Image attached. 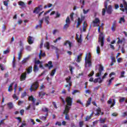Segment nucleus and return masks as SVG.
<instances>
[{"label":"nucleus","mask_w":127,"mask_h":127,"mask_svg":"<svg viewBox=\"0 0 127 127\" xmlns=\"http://www.w3.org/2000/svg\"><path fill=\"white\" fill-rule=\"evenodd\" d=\"M42 110L43 111V112H44L45 113H48V112L49 111L48 110V108H47L46 107L43 108Z\"/></svg>","instance_id":"ea45409f"},{"label":"nucleus","mask_w":127,"mask_h":127,"mask_svg":"<svg viewBox=\"0 0 127 127\" xmlns=\"http://www.w3.org/2000/svg\"><path fill=\"white\" fill-rule=\"evenodd\" d=\"M19 45L20 47H22L21 48V49L23 50V43H22V41L20 40Z\"/></svg>","instance_id":"79ce46f5"},{"label":"nucleus","mask_w":127,"mask_h":127,"mask_svg":"<svg viewBox=\"0 0 127 127\" xmlns=\"http://www.w3.org/2000/svg\"><path fill=\"white\" fill-rule=\"evenodd\" d=\"M126 100V98L125 97H122L121 98H120L119 102L120 103H123V102H125Z\"/></svg>","instance_id":"09e8293b"},{"label":"nucleus","mask_w":127,"mask_h":127,"mask_svg":"<svg viewBox=\"0 0 127 127\" xmlns=\"http://www.w3.org/2000/svg\"><path fill=\"white\" fill-rule=\"evenodd\" d=\"M51 10H52V9H50L49 10L47 11L46 12L44 13V15H46V14H47V13H49V12H50Z\"/></svg>","instance_id":"69168bd1"},{"label":"nucleus","mask_w":127,"mask_h":127,"mask_svg":"<svg viewBox=\"0 0 127 127\" xmlns=\"http://www.w3.org/2000/svg\"><path fill=\"white\" fill-rule=\"evenodd\" d=\"M70 110L68 108V107H66V108L64 109V110L63 112V114L65 115V119L66 120V121H70V118L69 117V112H70Z\"/></svg>","instance_id":"423d86ee"},{"label":"nucleus","mask_w":127,"mask_h":127,"mask_svg":"<svg viewBox=\"0 0 127 127\" xmlns=\"http://www.w3.org/2000/svg\"><path fill=\"white\" fill-rule=\"evenodd\" d=\"M79 126L80 127H83V126H84V122L83 121L79 122Z\"/></svg>","instance_id":"5fc2aeb1"},{"label":"nucleus","mask_w":127,"mask_h":127,"mask_svg":"<svg viewBox=\"0 0 127 127\" xmlns=\"http://www.w3.org/2000/svg\"><path fill=\"white\" fill-rule=\"evenodd\" d=\"M94 74H95V72H94V71H92L88 75V77H92L94 75Z\"/></svg>","instance_id":"6e6d98bb"},{"label":"nucleus","mask_w":127,"mask_h":127,"mask_svg":"<svg viewBox=\"0 0 127 127\" xmlns=\"http://www.w3.org/2000/svg\"><path fill=\"white\" fill-rule=\"evenodd\" d=\"M97 26H98V33H100L98 38V42H100L101 47H103L105 45V34H104L103 32H101V27H100V25L98 24Z\"/></svg>","instance_id":"f257e3e1"},{"label":"nucleus","mask_w":127,"mask_h":127,"mask_svg":"<svg viewBox=\"0 0 127 127\" xmlns=\"http://www.w3.org/2000/svg\"><path fill=\"white\" fill-rule=\"evenodd\" d=\"M0 69L1 71H3L4 70V65L0 63Z\"/></svg>","instance_id":"37998d69"},{"label":"nucleus","mask_w":127,"mask_h":127,"mask_svg":"<svg viewBox=\"0 0 127 127\" xmlns=\"http://www.w3.org/2000/svg\"><path fill=\"white\" fill-rule=\"evenodd\" d=\"M76 93H80V91H79V90H74L73 91L72 94V95H75V94H76Z\"/></svg>","instance_id":"e2e57ef3"},{"label":"nucleus","mask_w":127,"mask_h":127,"mask_svg":"<svg viewBox=\"0 0 127 127\" xmlns=\"http://www.w3.org/2000/svg\"><path fill=\"white\" fill-rule=\"evenodd\" d=\"M7 106H8V108L10 110L13 108V104H12V102H9L7 104Z\"/></svg>","instance_id":"393cba45"},{"label":"nucleus","mask_w":127,"mask_h":127,"mask_svg":"<svg viewBox=\"0 0 127 127\" xmlns=\"http://www.w3.org/2000/svg\"><path fill=\"white\" fill-rule=\"evenodd\" d=\"M26 72L22 73L20 77V81H25V80L26 79Z\"/></svg>","instance_id":"9b49d317"},{"label":"nucleus","mask_w":127,"mask_h":127,"mask_svg":"<svg viewBox=\"0 0 127 127\" xmlns=\"http://www.w3.org/2000/svg\"><path fill=\"white\" fill-rule=\"evenodd\" d=\"M29 60V57H27L22 61V64H25V63H27V61Z\"/></svg>","instance_id":"c756f323"},{"label":"nucleus","mask_w":127,"mask_h":127,"mask_svg":"<svg viewBox=\"0 0 127 127\" xmlns=\"http://www.w3.org/2000/svg\"><path fill=\"white\" fill-rule=\"evenodd\" d=\"M23 49H20L19 53L18 54V60H20V59H21V55L22 54V51H23Z\"/></svg>","instance_id":"a878e982"},{"label":"nucleus","mask_w":127,"mask_h":127,"mask_svg":"<svg viewBox=\"0 0 127 127\" xmlns=\"http://www.w3.org/2000/svg\"><path fill=\"white\" fill-rule=\"evenodd\" d=\"M28 43H29L30 45H31L33 43V41H32V37L30 36L28 37Z\"/></svg>","instance_id":"412c9836"},{"label":"nucleus","mask_w":127,"mask_h":127,"mask_svg":"<svg viewBox=\"0 0 127 127\" xmlns=\"http://www.w3.org/2000/svg\"><path fill=\"white\" fill-rule=\"evenodd\" d=\"M107 76H108V73L107 72L105 73L104 75L102 76V78H101V80L99 81V83L101 84V83H102L104 81V79H106L107 78Z\"/></svg>","instance_id":"f3484780"},{"label":"nucleus","mask_w":127,"mask_h":127,"mask_svg":"<svg viewBox=\"0 0 127 127\" xmlns=\"http://www.w3.org/2000/svg\"><path fill=\"white\" fill-rule=\"evenodd\" d=\"M81 60H82V54H80L77 56L76 61L77 63H80Z\"/></svg>","instance_id":"aec40b11"},{"label":"nucleus","mask_w":127,"mask_h":127,"mask_svg":"<svg viewBox=\"0 0 127 127\" xmlns=\"http://www.w3.org/2000/svg\"><path fill=\"white\" fill-rule=\"evenodd\" d=\"M99 72L96 73V77H100L102 75V72L104 71V67L100 65L98 69Z\"/></svg>","instance_id":"1a4fd4ad"},{"label":"nucleus","mask_w":127,"mask_h":127,"mask_svg":"<svg viewBox=\"0 0 127 127\" xmlns=\"http://www.w3.org/2000/svg\"><path fill=\"white\" fill-rule=\"evenodd\" d=\"M56 70H57V68H55L53 70H52L50 73V76H51L52 77H53V76H54V74L56 72Z\"/></svg>","instance_id":"7c9ffc66"},{"label":"nucleus","mask_w":127,"mask_h":127,"mask_svg":"<svg viewBox=\"0 0 127 127\" xmlns=\"http://www.w3.org/2000/svg\"><path fill=\"white\" fill-rule=\"evenodd\" d=\"M45 95H46V93L45 92H43L42 91L39 92V97H41V96H44Z\"/></svg>","instance_id":"c03bdc74"},{"label":"nucleus","mask_w":127,"mask_h":127,"mask_svg":"<svg viewBox=\"0 0 127 127\" xmlns=\"http://www.w3.org/2000/svg\"><path fill=\"white\" fill-rule=\"evenodd\" d=\"M104 6L105 8H103L102 9V15H105V14H106V9L108 14H112V13H113L114 10H113V6H112V5H109L108 6V3L106 2L104 3Z\"/></svg>","instance_id":"f03ea898"},{"label":"nucleus","mask_w":127,"mask_h":127,"mask_svg":"<svg viewBox=\"0 0 127 127\" xmlns=\"http://www.w3.org/2000/svg\"><path fill=\"white\" fill-rule=\"evenodd\" d=\"M87 26H88V24H87V22H86V21H84L82 25V30L84 32H86Z\"/></svg>","instance_id":"6ab92c4d"},{"label":"nucleus","mask_w":127,"mask_h":127,"mask_svg":"<svg viewBox=\"0 0 127 127\" xmlns=\"http://www.w3.org/2000/svg\"><path fill=\"white\" fill-rule=\"evenodd\" d=\"M12 98L13 99H15L16 100H18V97H17L15 93H14V94L13 95Z\"/></svg>","instance_id":"603ef678"},{"label":"nucleus","mask_w":127,"mask_h":127,"mask_svg":"<svg viewBox=\"0 0 127 127\" xmlns=\"http://www.w3.org/2000/svg\"><path fill=\"white\" fill-rule=\"evenodd\" d=\"M65 22L66 24H65L64 26V29H67L69 26V25L70 24V23H71V21H70V18L69 17V16H67L66 17V19H65Z\"/></svg>","instance_id":"0eeeda50"},{"label":"nucleus","mask_w":127,"mask_h":127,"mask_svg":"<svg viewBox=\"0 0 127 127\" xmlns=\"http://www.w3.org/2000/svg\"><path fill=\"white\" fill-rule=\"evenodd\" d=\"M23 103V101L18 100V106H20V105H22Z\"/></svg>","instance_id":"0e129e2a"},{"label":"nucleus","mask_w":127,"mask_h":127,"mask_svg":"<svg viewBox=\"0 0 127 127\" xmlns=\"http://www.w3.org/2000/svg\"><path fill=\"white\" fill-rule=\"evenodd\" d=\"M91 118L89 116H87L86 118H85V122H88V121H89V120H91Z\"/></svg>","instance_id":"052dcab7"},{"label":"nucleus","mask_w":127,"mask_h":127,"mask_svg":"<svg viewBox=\"0 0 127 127\" xmlns=\"http://www.w3.org/2000/svg\"><path fill=\"white\" fill-rule=\"evenodd\" d=\"M32 72V66H30L27 69V73L29 74V73H31Z\"/></svg>","instance_id":"2f4dec72"},{"label":"nucleus","mask_w":127,"mask_h":127,"mask_svg":"<svg viewBox=\"0 0 127 127\" xmlns=\"http://www.w3.org/2000/svg\"><path fill=\"white\" fill-rule=\"evenodd\" d=\"M91 102H92V98L90 97L88 99V100L86 102V107H88L89 106H90V105H91Z\"/></svg>","instance_id":"bb28decb"},{"label":"nucleus","mask_w":127,"mask_h":127,"mask_svg":"<svg viewBox=\"0 0 127 127\" xmlns=\"http://www.w3.org/2000/svg\"><path fill=\"white\" fill-rule=\"evenodd\" d=\"M70 18L71 21H74V12H72L70 14Z\"/></svg>","instance_id":"f704fd0d"},{"label":"nucleus","mask_w":127,"mask_h":127,"mask_svg":"<svg viewBox=\"0 0 127 127\" xmlns=\"http://www.w3.org/2000/svg\"><path fill=\"white\" fill-rule=\"evenodd\" d=\"M66 83H68L69 87L68 88V91L70 92V89H71V86H72V82H71V76H68L65 78Z\"/></svg>","instance_id":"6e6552de"},{"label":"nucleus","mask_w":127,"mask_h":127,"mask_svg":"<svg viewBox=\"0 0 127 127\" xmlns=\"http://www.w3.org/2000/svg\"><path fill=\"white\" fill-rule=\"evenodd\" d=\"M38 88H39V82L38 81H36L32 83L30 88V90L31 92H32V91H36Z\"/></svg>","instance_id":"39448f33"},{"label":"nucleus","mask_w":127,"mask_h":127,"mask_svg":"<svg viewBox=\"0 0 127 127\" xmlns=\"http://www.w3.org/2000/svg\"><path fill=\"white\" fill-rule=\"evenodd\" d=\"M41 19H43H43H44L47 24H49V21L50 20V19L49 18V16H46L45 17H43V18Z\"/></svg>","instance_id":"a211bd4d"},{"label":"nucleus","mask_w":127,"mask_h":127,"mask_svg":"<svg viewBox=\"0 0 127 127\" xmlns=\"http://www.w3.org/2000/svg\"><path fill=\"white\" fill-rule=\"evenodd\" d=\"M18 3L20 6H24V5H25V3H24L22 1H18Z\"/></svg>","instance_id":"c9c22d12"},{"label":"nucleus","mask_w":127,"mask_h":127,"mask_svg":"<svg viewBox=\"0 0 127 127\" xmlns=\"http://www.w3.org/2000/svg\"><path fill=\"white\" fill-rule=\"evenodd\" d=\"M8 1H9L8 0L7 1H3V4L5 6H7L8 5Z\"/></svg>","instance_id":"8fccbe9b"},{"label":"nucleus","mask_w":127,"mask_h":127,"mask_svg":"<svg viewBox=\"0 0 127 127\" xmlns=\"http://www.w3.org/2000/svg\"><path fill=\"white\" fill-rule=\"evenodd\" d=\"M116 29H117V21H114L112 26L111 27V30L112 31L115 32L116 31Z\"/></svg>","instance_id":"9d476101"},{"label":"nucleus","mask_w":127,"mask_h":127,"mask_svg":"<svg viewBox=\"0 0 127 127\" xmlns=\"http://www.w3.org/2000/svg\"><path fill=\"white\" fill-rule=\"evenodd\" d=\"M83 11L84 14H87V13H88V12H89V11H90V9H88L85 10V9H83Z\"/></svg>","instance_id":"864d4df0"},{"label":"nucleus","mask_w":127,"mask_h":127,"mask_svg":"<svg viewBox=\"0 0 127 127\" xmlns=\"http://www.w3.org/2000/svg\"><path fill=\"white\" fill-rule=\"evenodd\" d=\"M96 52L97 54H100V53L101 52V48H100V46H98L96 48Z\"/></svg>","instance_id":"e433bc0d"},{"label":"nucleus","mask_w":127,"mask_h":127,"mask_svg":"<svg viewBox=\"0 0 127 127\" xmlns=\"http://www.w3.org/2000/svg\"><path fill=\"white\" fill-rule=\"evenodd\" d=\"M123 4H124V6H125V9L126 10H127V1H124V2H123Z\"/></svg>","instance_id":"3c124183"},{"label":"nucleus","mask_w":127,"mask_h":127,"mask_svg":"<svg viewBox=\"0 0 127 127\" xmlns=\"http://www.w3.org/2000/svg\"><path fill=\"white\" fill-rule=\"evenodd\" d=\"M13 84H14V82H12L10 84L8 88V92H11L12 91V86H13Z\"/></svg>","instance_id":"c85d7f7f"},{"label":"nucleus","mask_w":127,"mask_h":127,"mask_svg":"<svg viewBox=\"0 0 127 127\" xmlns=\"http://www.w3.org/2000/svg\"><path fill=\"white\" fill-rule=\"evenodd\" d=\"M38 8H39L40 11L42 10L43 9V5L42 4L38 5Z\"/></svg>","instance_id":"49530a36"},{"label":"nucleus","mask_w":127,"mask_h":127,"mask_svg":"<svg viewBox=\"0 0 127 127\" xmlns=\"http://www.w3.org/2000/svg\"><path fill=\"white\" fill-rule=\"evenodd\" d=\"M96 113L94 114L95 116H97L99 117L100 115H101V113H102V110H101V108L99 107L98 109L96 110Z\"/></svg>","instance_id":"2eb2a0df"},{"label":"nucleus","mask_w":127,"mask_h":127,"mask_svg":"<svg viewBox=\"0 0 127 127\" xmlns=\"http://www.w3.org/2000/svg\"><path fill=\"white\" fill-rule=\"evenodd\" d=\"M40 55H41L42 56V57H45V53H42V50H40V54H39Z\"/></svg>","instance_id":"a18cd8bd"},{"label":"nucleus","mask_w":127,"mask_h":127,"mask_svg":"<svg viewBox=\"0 0 127 127\" xmlns=\"http://www.w3.org/2000/svg\"><path fill=\"white\" fill-rule=\"evenodd\" d=\"M57 125H58L59 127H61L62 126V124L61 123V122H57L56 123V126Z\"/></svg>","instance_id":"680f3d73"},{"label":"nucleus","mask_w":127,"mask_h":127,"mask_svg":"<svg viewBox=\"0 0 127 127\" xmlns=\"http://www.w3.org/2000/svg\"><path fill=\"white\" fill-rule=\"evenodd\" d=\"M73 69H74V67H73V66H69V70L70 71L71 74H73Z\"/></svg>","instance_id":"bf43d9fd"},{"label":"nucleus","mask_w":127,"mask_h":127,"mask_svg":"<svg viewBox=\"0 0 127 127\" xmlns=\"http://www.w3.org/2000/svg\"><path fill=\"white\" fill-rule=\"evenodd\" d=\"M76 40L78 43H82V39L78 38V39H76Z\"/></svg>","instance_id":"774afa93"},{"label":"nucleus","mask_w":127,"mask_h":127,"mask_svg":"<svg viewBox=\"0 0 127 127\" xmlns=\"http://www.w3.org/2000/svg\"><path fill=\"white\" fill-rule=\"evenodd\" d=\"M65 102L67 104L65 106V109L67 108L68 109H71V106L73 103V98H71L70 96H67L65 99Z\"/></svg>","instance_id":"7ed1b4c3"},{"label":"nucleus","mask_w":127,"mask_h":127,"mask_svg":"<svg viewBox=\"0 0 127 127\" xmlns=\"http://www.w3.org/2000/svg\"><path fill=\"white\" fill-rule=\"evenodd\" d=\"M88 56V54H86V56L85 58V67H87V65L88 64V67H91L92 66V61L90 60L92 56H91V53H88V57L87 59V56Z\"/></svg>","instance_id":"20e7f679"},{"label":"nucleus","mask_w":127,"mask_h":127,"mask_svg":"<svg viewBox=\"0 0 127 127\" xmlns=\"http://www.w3.org/2000/svg\"><path fill=\"white\" fill-rule=\"evenodd\" d=\"M67 44H68V46L69 47V50H71V48L72 47V43H71V42L68 41V40H66L65 41V42L64 43V46H66V45H67Z\"/></svg>","instance_id":"dca6fc26"},{"label":"nucleus","mask_w":127,"mask_h":127,"mask_svg":"<svg viewBox=\"0 0 127 127\" xmlns=\"http://www.w3.org/2000/svg\"><path fill=\"white\" fill-rule=\"evenodd\" d=\"M26 96V92H24L23 93H22L21 98H24Z\"/></svg>","instance_id":"13d9d810"},{"label":"nucleus","mask_w":127,"mask_h":127,"mask_svg":"<svg viewBox=\"0 0 127 127\" xmlns=\"http://www.w3.org/2000/svg\"><path fill=\"white\" fill-rule=\"evenodd\" d=\"M38 70H39L38 66H37V65L35 64L34 65V67H33L34 72H37V71H38Z\"/></svg>","instance_id":"473e14b6"},{"label":"nucleus","mask_w":127,"mask_h":127,"mask_svg":"<svg viewBox=\"0 0 127 127\" xmlns=\"http://www.w3.org/2000/svg\"><path fill=\"white\" fill-rule=\"evenodd\" d=\"M29 101H31L33 104H35V101H36V99H34V97H33V96L31 95L30 97H29Z\"/></svg>","instance_id":"4be33fe9"},{"label":"nucleus","mask_w":127,"mask_h":127,"mask_svg":"<svg viewBox=\"0 0 127 127\" xmlns=\"http://www.w3.org/2000/svg\"><path fill=\"white\" fill-rule=\"evenodd\" d=\"M45 67H48L49 70H50L51 68H53V64L52 61H49L48 64H45Z\"/></svg>","instance_id":"ddd939ff"},{"label":"nucleus","mask_w":127,"mask_h":127,"mask_svg":"<svg viewBox=\"0 0 127 127\" xmlns=\"http://www.w3.org/2000/svg\"><path fill=\"white\" fill-rule=\"evenodd\" d=\"M39 119L40 120H42L43 121H46V117L45 116H40Z\"/></svg>","instance_id":"4d7b16f0"},{"label":"nucleus","mask_w":127,"mask_h":127,"mask_svg":"<svg viewBox=\"0 0 127 127\" xmlns=\"http://www.w3.org/2000/svg\"><path fill=\"white\" fill-rule=\"evenodd\" d=\"M1 62L2 63H4V64H5V63L6 62V58H3L2 59Z\"/></svg>","instance_id":"338daca9"},{"label":"nucleus","mask_w":127,"mask_h":127,"mask_svg":"<svg viewBox=\"0 0 127 127\" xmlns=\"http://www.w3.org/2000/svg\"><path fill=\"white\" fill-rule=\"evenodd\" d=\"M44 47L47 48V49L49 50L50 49V44L49 42H47L44 44Z\"/></svg>","instance_id":"cd10ccee"},{"label":"nucleus","mask_w":127,"mask_h":127,"mask_svg":"<svg viewBox=\"0 0 127 127\" xmlns=\"http://www.w3.org/2000/svg\"><path fill=\"white\" fill-rule=\"evenodd\" d=\"M122 22H123L124 23L126 22V19H125V17H122L120 18L119 23L122 24Z\"/></svg>","instance_id":"b1692460"},{"label":"nucleus","mask_w":127,"mask_h":127,"mask_svg":"<svg viewBox=\"0 0 127 127\" xmlns=\"http://www.w3.org/2000/svg\"><path fill=\"white\" fill-rule=\"evenodd\" d=\"M5 29H6V26H5V25H3L2 27V32H4V31H5Z\"/></svg>","instance_id":"de8ad7c7"},{"label":"nucleus","mask_w":127,"mask_h":127,"mask_svg":"<svg viewBox=\"0 0 127 127\" xmlns=\"http://www.w3.org/2000/svg\"><path fill=\"white\" fill-rule=\"evenodd\" d=\"M39 25H37L35 27L36 29H37L39 27L42 28V23H43V19H41L39 21Z\"/></svg>","instance_id":"4468645a"},{"label":"nucleus","mask_w":127,"mask_h":127,"mask_svg":"<svg viewBox=\"0 0 127 127\" xmlns=\"http://www.w3.org/2000/svg\"><path fill=\"white\" fill-rule=\"evenodd\" d=\"M53 6V4L51 3H49L48 5H46L44 6V8H47V7H51Z\"/></svg>","instance_id":"4c0bfd02"},{"label":"nucleus","mask_w":127,"mask_h":127,"mask_svg":"<svg viewBox=\"0 0 127 127\" xmlns=\"http://www.w3.org/2000/svg\"><path fill=\"white\" fill-rule=\"evenodd\" d=\"M92 22L93 23V25H92V26L93 27H96V26H97V24H98V23H99L100 19H99V18H96L95 20L92 21Z\"/></svg>","instance_id":"f8f14e48"},{"label":"nucleus","mask_w":127,"mask_h":127,"mask_svg":"<svg viewBox=\"0 0 127 127\" xmlns=\"http://www.w3.org/2000/svg\"><path fill=\"white\" fill-rule=\"evenodd\" d=\"M99 81H101V77H99L98 78H95L94 80H93V82L96 83H99Z\"/></svg>","instance_id":"58836bf2"},{"label":"nucleus","mask_w":127,"mask_h":127,"mask_svg":"<svg viewBox=\"0 0 127 127\" xmlns=\"http://www.w3.org/2000/svg\"><path fill=\"white\" fill-rule=\"evenodd\" d=\"M12 67L13 68H15L16 67V65H15V57H13V60L12 61Z\"/></svg>","instance_id":"72a5a7b5"},{"label":"nucleus","mask_w":127,"mask_h":127,"mask_svg":"<svg viewBox=\"0 0 127 127\" xmlns=\"http://www.w3.org/2000/svg\"><path fill=\"white\" fill-rule=\"evenodd\" d=\"M40 12V10L39 9L38 7H36L33 11V13H36L37 14H38Z\"/></svg>","instance_id":"5701e85b"},{"label":"nucleus","mask_w":127,"mask_h":127,"mask_svg":"<svg viewBox=\"0 0 127 127\" xmlns=\"http://www.w3.org/2000/svg\"><path fill=\"white\" fill-rule=\"evenodd\" d=\"M125 73H126L125 72V71H122L121 73V76L119 77V78H124L125 77Z\"/></svg>","instance_id":"a19ab883"}]
</instances>
